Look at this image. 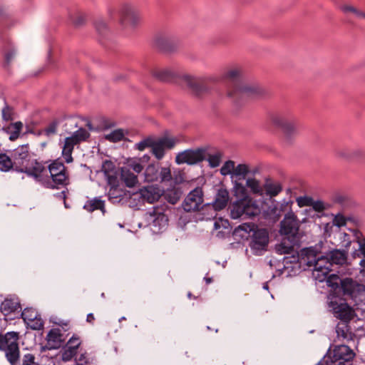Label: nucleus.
Returning <instances> with one entry per match:
<instances>
[{"instance_id":"obj_1","label":"nucleus","mask_w":365,"mask_h":365,"mask_svg":"<svg viewBox=\"0 0 365 365\" xmlns=\"http://www.w3.org/2000/svg\"><path fill=\"white\" fill-rule=\"evenodd\" d=\"M183 80L191 91L199 97L208 91L210 83L222 82L227 87V96L236 103L258 97L263 93L262 89L258 85H247L243 83L242 69L240 67L227 68L219 76L195 78L185 76Z\"/></svg>"},{"instance_id":"obj_2","label":"nucleus","mask_w":365,"mask_h":365,"mask_svg":"<svg viewBox=\"0 0 365 365\" xmlns=\"http://www.w3.org/2000/svg\"><path fill=\"white\" fill-rule=\"evenodd\" d=\"M48 162H41L39 170L35 180L46 188L60 189L69 184V175L64 164L57 160L47 165Z\"/></svg>"},{"instance_id":"obj_3","label":"nucleus","mask_w":365,"mask_h":365,"mask_svg":"<svg viewBox=\"0 0 365 365\" xmlns=\"http://www.w3.org/2000/svg\"><path fill=\"white\" fill-rule=\"evenodd\" d=\"M11 157L14 170L35 179L37 172L40 171L41 162L32 158L29 144L19 145L13 150Z\"/></svg>"},{"instance_id":"obj_4","label":"nucleus","mask_w":365,"mask_h":365,"mask_svg":"<svg viewBox=\"0 0 365 365\" xmlns=\"http://www.w3.org/2000/svg\"><path fill=\"white\" fill-rule=\"evenodd\" d=\"M19 332L9 331L5 334H0V350L5 352L6 358L11 365H15L19 359Z\"/></svg>"},{"instance_id":"obj_5","label":"nucleus","mask_w":365,"mask_h":365,"mask_svg":"<svg viewBox=\"0 0 365 365\" xmlns=\"http://www.w3.org/2000/svg\"><path fill=\"white\" fill-rule=\"evenodd\" d=\"M271 121L274 125L282 130L284 139L288 143L298 133L299 124L297 120L290 113L273 114L271 117Z\"/></svg>"},{"instance_id":"obj_6","label":"nucleus","mask_w":365,"mask_h":365,"mask_svg":"<svg viewBox=\"0 0 365 365\" xmlns=\"http://www.w3.org/2000/svg\"><path fill=\"white\" fill-rule=\"evenodd\" d=\"M119 24L123 28L134 29L142 21V16L138 8L130 3L120 5L118 10Z\"/></svg>"},{"instance_id":"obj_7","label":"nucleus","mask_w":365,"mask_h":365,"mask_svg":"<svg viewBox=\"0 0 365 365\" xmlns=\"http://www.w3.org/2000/svg\"><path fill=\"white\" fill-rule=\"evenodd\" d=\"M145 180L148 182H169L172 180L169 168H160L158 164L152 163L147 166L144 172Z\"/></svg>"},{"instance_id":"obj_8","label":"nucleus","mask_w":365,"mask_h":365,"mask_svg":"<svg viewBox=\"0 0 365 365\" xmlns=\"http://www.w3.org/2000/svg\"><path fill=\"white\" fill-rule=\"evenodd\" d=\"M356 354L347 345H336L333 349L331 362L334 365H352Z\"/></svg>"},{"instance_id":"obj_9","label":"nucleus","mask_w":365,"mask_h":365,"mask_svg":"<svg viewBox=\"0 0 365 365\" xmlns=\"http://www.w3.org/2000/svg\"><path fill=\"white\" fill-rule=\"evenodd\" d=\"M206 159V150L203 148L188 149L179 153L175 157L178 165H195Z\"/></svg>"},{"instance_id":"obj_10","label":"nucleus","mask_w":365,"mask_h":365,"mask_svg":"<svg viewBox=\"0 0 365 365\" xmlns=\"http://www.w3.org/2000/svg\"><path fill=\"white\" fill-rule=\"evenodd\" d=\"M269 242L268 232L265 229H258L253 232L250 247L255 255H261L267 250Z\"/></svg>"},{"instance_id":"obj_11","label":"nucleus","mask_w":365,"mask_h":365,"mask_svg":"<svg viewBox=\"0 0 365 365\" xmlns=\"http://www.w3.org/2000/svg\"><path fill=\"white\" fill-rule=\"evenodd\" d=\"M340 287L344 296L352 299L360 297L365 292V286L351 278L346 277L340 281Z\"/></svg>"},{"instance_id":"obj_12","label":"nucleus","mask_w":365,"mask_h":365,"mask_svg":"<svg viewBox=\"0 0 365 365\" xmlns=\"http://www.w3.org/2000/svg\"><path fill=\"white\" fill-rule=\"evenodd\" d=\"M280 232L282 235H288L292 237V242L296 240L299 231V221L293 212L287 213L280 222Z\"/></svg>"},{"instance_id":"obj_13","label":"nucleus","mask_w":365,"mask_h":365,"mask_svg":"<svg viewBox=\"0 0 365 365\" xmlns=\"http://www.w3.org/2000/svg\"><path fill=\"white\" fill-rule=\"evenodd\" d=\"M229 192L226 189L220 188L217 190L215 199L212 203H207L202 207V210H212L210 217L216 215V212L220 211L226 207L229 202Z\"/></svg>"},{"instance_id":"obj_14","label":"nucleus","mask_w":365,"mask_h":365,"mask_svg":"<svg viewBox=\"0 0 365 365\" xmlns=\"http://www.w3.org/2000/svg\"><path fill=\"white\" fill-rule=\"evenodd\" d=\"M319 254L313 247H307L302 249L298 254V260L300 264L307 265L309 267H313L314 269L322 268L323 259H317Z\"/></svg>"},{"instance_id":"obj_15","label":"nucleus","mask_w":365,"mask_h":365,"mask_svg":"<svg viewBox=\"0 0 365 365\" xmlns=\"http://www.w3.org/2000/svg\"><path fill=\"white\" fill-rule=\"evenodd\" d=\"M203 192L200 187L192 190L185 197L182 202V208L185 212H195L202 207Z\"/></svg>"},{"instance_id":"obj_16","label":"nucleus","mask_w":365,"mask_h":365,"mask_svg":"<svg viewBox=\"0 0 365 365\" xmlns=\"http://www.w3.org/2000/svg\"><path fill=\"white\" fill-rule=\"evenodd\" d=\"M176 140L172 138H161L154 140L151 146V153L158 160H161L165 153V150H170L174 148Z\"/></svg>"},{"instance_id":"obj_17","label":"nucleus","mask_w":365,"mask_h":365,"mask_svg":"<svg viewBox=\"0 0 365 365\" xmlns=\"http://www.w3.org/2000/svg\"><path fill=\"white\" fill-rule=\"evenodd\" d=\"M154 44L160 51L169 53L175 51L178 47L176 39L165 33L157 34L154 38Z\"/></svg>"},{"instance_id":"obj_18","label":"nucleus","mask_w":365,"mask_h":365,"mask_svg":"<svg viewBox=\"0 0 365 365\" xmlns=\"http://www.w3.org/2000/svg\"><path fill=\"white\" fill-rule=\"evenodd\" d=\"M330 307L332 308L334 316L341 322H349L354 316L353 309L346 302L337 303L331 301Z\"/></svg>"},{"instance_id":"obj_19","label":"nucleus","mask_w":365,"mask_h":365,"mask_svg":"<svg viewBox=\"0 0 365 365\" xmlns=\"http://www.w3.org/2000/svg\"><path fill=\"white\" fill-rule=\"evenodd\" d=\"M235 191L240 192L241 198L234 202L230 207V215L232 219H238L245 215V205L246 201V190L243 186L237 185Z\"/></svg>"},{"instance_id":"obj_20","label":"nucleus","mask_w":365,"mask_h":365,"mask_svg":"<svg viewBox=\"0 0 365 365\" xmlns=\"http://www.w3.org/2000/svg\"><path fill=\"white\" fill-rule=\"evenodd\" d=\"M21 317L34 330L43 328L44 322L38 312L32 308H26L21 312Z\"/></svg>"},{"instance_id":"obj_21","label":"nucleus","mask_w":365,"mask_h":365,"mask_svg":"<svg viewBox=\"0 0 365 365\" xmlns=\"http://www.w3.org/2000/svg\"><path fill=\"white\" fill-rule=\"evenodd\" d=\"M336 339L339 341L349 343L353 341L356 334L351 331L349 322H339L336 327Z\"/></svg>"},{"instance_id":"obj_22","label":"nucleus","mask_w":365,"mask_h":365,"mask_svg":"<svg viewBox=\"0 0 365 365\" xmlns=\"http://www.w3.org/2000/svg\"><path fill=\"white\" fill-rule=\"evenodd\" d=\"M140 197L143 202L153 203L159 200L161 196L160 190L154 186L145 187L140 191Z\"/></svg>"},{"instance_id":"obj_23","label":"nucleus","mask_w":365,"mask_h":365,"mask_svg":"<svg viewBox=\"0 0 365 365\" xmlns=\"http://www.w3.org/2000/svg\"><path fill=\"white\" fill-rule=\"evenodd\" d=\"M0 311L4 316H8L16 312H21V304L18 299L6 298L1 302Z\"/></svg>"},{"instance_id":"obj_24","label":"nucleus","mask_w":365,"mask_h":365,"mask_svg":"<svg viewBox=\"0 0 365 365\" xmlns=\"http://www.w3.org/2000/svg\"><path fill=\"white\" fill-rule=\"evenodd\" d=\"M48 344L51 349H58L64 341L61 330L59 328L51 329L47 334Z\"/></svg>"},{"instance_id":"obj_25","label":"nucleus","mask_w":365,"mask_h":365,"mask_svg":"<svg viewBox=\"0 0 365 365\" xmlns=\"http://www.w3.org/2000/svg\"><path fill=\"white\" fill-rule=\"evenodd\" d=\"M2 52L4 54L3 66L9 68L16 56V50L11 42L7 41L3 47Z\"/></svg>"},{"instance_id":"obj_26","label":"nucleus","mask_w":365,"mask_h":365,"mask_svg":"<svg viewBox=\"0 0 365 365\" xmlns=\"http://www.w3.org/2000/svg\"><path fill=\"white\" fill-rule=\"evenodd\" d=\"M23 127L24 125L22 122L17 121L15 123H11L7 125L4 126L2 130L8 135H9L10 140L14 141L19 138Z\"/></svg>"},{"instance_id":"obj_27","label":"nucleus","mask_w":365,"mask_h":365,"mask_svg":"<svg viewBox=\"0 0 365 365\" xmlns=\"http://www.w3.org/2000/svg\"><path fill=\"white\" fill-rule=\"evenodd\" d=\"M264 190L267 195L275 197L282 192V187L280 182L268 179L264 185Z\"/></svg>"},{"instance_id":"obj_28","label":"nucleus","mask_w":365,"mask_h":365,"mask_svg":"<svg viewBox=\"0 0 365 365\" xmlns=\"http://www.w3.org/2000/svg\"><path fill=\"white\" fill-rule=\"evenodd\" d=\"M327 255L330 262H331V266L333 264L342 265L346 263L347 259V255L346 252L341 251L339 250L330 251Z\"/></svg>"},{"instance_id":"obj_29","label":"nucleus","mask_w":365,"mask_h":365,"mask_svg":"<svg viewBox=\"0 0 365 365\" xmlns=\"http://www.w3.org/2000/svg\"><path fill=\"white\" fill-rule=\"evenodd\" d=\"M120 178L128 187H134L138 182V178L129 168H122Z\"/></svg>"},{"instance_id":"obj_30","label":"nucleus","mask_w":365,"mask_h":365,"mask_svg":"<svg viewBox=\"0 0 365 365\" xmlns=\"http://www.w3.org/2000/svg\"><path fill=\"white\" fill-rule=\"evenodd\" d=\"M125 195V191L119 186L111 187L108 193V200L113 204L120 202Z\"/></svg>"},{"instance_id":"obj_31","label":"nucleus","mask_w":365,"mask_h":365,"mask_svg":"<svg viewBox=\"0 0 365 365\" xmlns=\"http://www.w3.org/2000/svg\"><path fill=\"white\" fill-rule=\"evenodd\" d=\"M76 144L73 142V140L66 138L64 140V145L62 150V155L65 159L66 163H70L73 162V159L72 157V153Z\"/></svg>"},{"instance_id":"obj_32","label":"nucleus","mask_w":365,"mask_h":365,"mask_svg":"<svg viewBox=\"0 0 365 365\" xmlns=\"http://www.w3.org/2000/svg\"><path fill=\"white\" fill-rule=\"evenodd\" d=\"M83 208L87 211L92 212L96 210H100L103 212H105V203L98 197H95L92 200H88L83 206Z\"/></svg>"},{"instance_id":"obj_33","label":"nucleus","mask_w":365,"mask_h":365,"mask_svg":"<svg viewBox=\"0 0 365 365\" xmlns=\"http://www.w3.org/2000/svg\"><path fill=\"white\" fill-rule=\"evenodd\" d=\"M152 73L154 78L163 82H170L175 76V73L168 69H155Z\"/></svg>"},{"instance_id":"obj_34","label":"nucleus","mask_w":365,"mask_h":365,"mask_svg":"<svg viewBox=\"0 0 365 365\" xmlns=\"http://www.w3.org/2000/svg\"><path fill=\"white\" fill-rule=\"evenodd\" d=\"M317 259H324L323 262H322V268L314 269L316 272H318L317 277L320 278L319 273L322 274V276L326 277L332 270L331 262H330L328 255H327L326 256H322V255L318 256Z\"/></svg>"},{"instance_id":"obj_35","label":"nucleus","mask_w":365,"mask_h":365,"mask_svg":"<svg viewBox=\"0 0 365 365\" xmlns=\"http://www.w3.org/2000/svg\"><path fill=\"white\" fill-rule=\"evenodd\" d=\"M90 137V133L83 128H81L75 131L68 139L73 140V142L77 145L82 141H86Z\"/></svg>"},{"instance_id":"obj_36","label":"nucleus","mask_w":365,"mask_h":365,"mask_svg":"<svg viewBox=\"0 0 365 365\" xmlns=\"http://www.w3.org/2000/svg\"><path fill=\"white\" fill-rule=\"evenodd\" d=\"M13 158L11 153L10 155L6 153H0V170L1 171H9L11 169L14 170V163L12 162Z\"/></svg>"},{"instance_id":"obj_37","label":"nucleus","mask_w":365,"mask_h":365,"mask_svg":"<svg viewBox=\"0 0 365 365\" xmlns=\"http://www.w3.org/2000/svg\"><path fill=\"white\" fill-rule=\"evenodd\" d=\"M182 195V192L180 188H172L168 189L165 192V198L168 200V202L175 205L176 204L179 200L180 199Z\"/></svg>"},{"instance_id":"obj_38","label":"nucleus","mask_w":365,"mask_h":365,"mask_svg":"<svg viewBox=\"0 0 365 365\" xmlns=\"http://www.w3.org/2000/svg\"><path fill=\"white\" fill-rule=\"evenodd\" d=\"M245 215L248 217H254L258 214V207L252 202V200L247 196L246 197V201L245 205Z\"/></svg>"},{"instance_id":"obj_39","label":"nucleus","mask_w":365,"mask_h":365,"mask_svg":"<svg viewBox=\"0 0 365 365\" xmlns=\"http://www.w3.org/2000/svg\"><path fill=\"white\" fill-rule=\"evenodd\" d=\"M276 251L280 255L291 254L294 250V245L292 243H287V240L283 239L280 244L275 247Z\"/></svg>"},{"instance_id":"obj_40","label":"nucleus","mask_w":365,"mask_h":365,"mask_svg":"<svg viewBox=\"0 0 365 365\" xmlns=\"http://www.w3.org/2000/svg\"><path fill=\"white\" fill-rule=\"evenodd\" d=\"M319 279V281H323L326 279L327 285L334 289L339 287L340 281L342 280L338 275L335 274H329L326 277H323V278L320 277Z\"/></svg>"},{"instance_id":"obj_41","label":"nucleus","mask_w":365,"mask_h":365,"mask_svg":"<svg viewBox=\"0 0 365 365\" xmlns=\"http://www.w3.org/2000/svg\"><path fill=\"white\" fill-rule=\"evenodd\" d=\"M341 10L346 14H352L359 19H365V13L358 10L356 8L350 5H343L340 7Z\"/></svg>"},{"instance_id":"obj_42","label":"nucleus","mask_w":365,"mask_h":365,"mask_svg":"<svg viewBox=\"0 0 365 365\" xmlns=\"http://www.w3.org/2000/svg\"><path fill=\"white\" fill-rule=\"evenodd\" d=\"M111 165H113L111 162L106 161L104 163L103 168L104 169V172L107 175L108 184L110 186V187H117V186H119V185H118L119 182H118V177L115 175L109 174L108 171L106 170V166L109 167Z\"/></svg>"},{"instance_id":"obj_43","label":"nucleus","mask_w":365,"mask_h":365,"mask_svg":"<svg viewBox=\"0 0 365 365\" xmlns=\"http://www.w3.org/2000/svg\"><path fill=\"white\" fill-rule=\"evenodd\" d=\"M124 132L122 129H117L105 135V138L112 143H117L123 140Z\"/></svg>"},{"instance_id":"obj_44","label":"nucleus","mask_w":365,"mask_h":365,"mask_svg":"<svg viewBox=\"0 0 365 365\" xmlns=\"http://www.w3.org/2000/svg\"><path fill=\"white\" fill-rule=\"evenodd\" d=\"M247 186L255 194L262 195L263 190L259 184V182L255 178H249L246 182Z\"/></svg>"},{"instance_id":"obj_45","label":"nucleus","mask_w":365,"mask_h":365,"mask_svg":"<svg viewBox=\"0 0 365 365\" xmlns=\"http://www.w3.org/2000/svg\"><path fill=\"white\" fill-rule=\"evenodd\" d=\"M78 353V351L73 347L66 345L61 354V359L63 361H71Z\"/></svg>"},{"instance_id":"obj_46","label":"nucleus","mask_w":365,"mask_h":365,"mask_svg":"<svg viewBox=\"0 0 365 365\" xmlns=\"http://www.w3.org/2000/svg\"><path fill=\"white\" fill-rule=\"evenodd\" d=\"M95 27L99 35L102 36H107L109 34V29L106 24L102 19H98L95 22Z\"/></svg>"},{"instance_id":"obj_47","label":"nucleus","mask_w":365,"mask_h":365,"mask_svg":"<svg viewBox=\"0 0 365 365\" xmlns=\"http://www.w3.org/2000/svg\"><path fill=\"white\" fill-rule=\"evenodd\" d=\"M235 170V163L232 160H228L225 163L222 167L220 169L221 174L223 175H227L231 173H234Z\"/></svg>"},{"instance_id":"obj_48","label":"nucleus","mask_w":365,"mask_h":365,"mask_svg":"<svg viewBox=\"0 0 365 365\" xmlns=\"http://www.w3.org/2000/svg\"><path fill=\"white\" fill-rule=\"evenodd\" d=\"M1 113H2V118L5 121H11L14 118L13 108L6 104L2 108Z\"/></svg>"},{"instance_id":"obj_49","label":"nucleus","mask_w":365,"mask_h":365,"mask_svg":"<svg viewBox=\"0 0 365 365\" xmlns=\"http://www.w3.org/2000/svg\"><path fill=\"white\" fill-rule=\"evenodd\" d=\"M209 165L212 168H216L220 165L221 162V154L215 153L213 155H209L207 158Z\"/></svg>"},{"instance_id":"obj_50","label":"nucleus","mask_w":365,"mask_h":365,"mask_svg":"<svg viewBox=\"0 0 365 365\" xmlns=\"http://www.w3.org/2000/svg\"><path fill=\"white\" fill-rule=\"evenodd\" d=\"M249 173V168L245 164H239L237 167H235L234 174L236 176L242 177L243 178Z\"/></svg>"},{"instance_id":"obj_51","label":"nucleus","mask_w":365,"mask_h":365,"mask_svg":"<svg viewBox=\"0 0 365 365\" xmlns=\"http://www.w3.org/2000/svg\"><path fill=\"white\" fill-rule=\"evenodd\" d=\"M311 207H312L314 211L321 212L327 210L329 207V205L322 200L315 201L313 200Z\"/></svg>"},{"instance_id":"obj_52","label":"nucleus","mask_w":365,"mask_h":365,"mask_svg":"<svg viewBox=\"0 0 365 365\" xmlns=\"http://www.w3.org/2000/svg\"><path fill=\"white\" fill-rule=\"evenodd\" d=\"M153 142V139L150 138H145L139 143L135 144V148L139 150H144L147 148H150L152 146Z\"/></svg>"},{"instance_id":"obj_53","label":"nucleus","mask_w":365,"mask_h":365,"mask_svg":"<svg viewBox=\"0 0 365 365\" xmlns=\"http://www.w3.org/2000/svg\"><path fill=\"white\" fill-rule=\"evenodd\" d=\"M346 221L347 218L341 213L336 214L333 220L334 225L339 227L346 225Z\"/></svg>"},{"instance_id":"obj_54","label":"nucleus","mask_w":365,"mask_h":365,"mask_svg":"<svg viewBox=\"0 0 365 365\" xmlns=\"http://www.w3.org/2000/svg\"><path fill=\"white\" fill-rule=\"evenodd\" d=\"M81 344V341L80 337L76 334H73L68 341L66 345L69 346L70 347H73L78 351Z\"/></svg>"},{"instance_id":"obj_55","label":"nucleus","mask_w":365,"mask_h":365,"mask_svg":"<svg viewBox=\"0 0 365 365\" xmlns=\"http://www.w3.org/2000/svg\"><path fill=\"white\" fill-rule=\"evenodd\" d=\"M36 357L34 354L28 353L24 355L22 365H39L35 361Z\"/></svg>"},{"instance_id":"obj_56","label":"nucleus","mask_w":365,"mask_h":365,"mask_svg":"<svg viewBox=\"0 0 365 365\" xmlns=\"http://www.w3.org/2000/svg\"><path fill=\"white\" fill-rule=\"evenodd\" d=\"M58 123L56 121L51 122L44 128V133L47 136H50L56 133Z\"/></svg>"},{"instance_id":"obj_57","label":"nucleus","mask_w":365,"mask_h":365,"mask_svg":"<svg viewBox=\"0 0 365 365\" xmlns=\"http://www.w3.org/2000/svg\"><path fill=\"white\" fill-rule=\"evenodd\" d=\"M313 198L308 196L299 197L297 199V204L299 207L312 205Z\"/></svg>"},{"instance_id":"obj_58","label":"nucleus","mask_w":365,"mask_h":365,"mask_svg":"<svg viewBox=\"0 0 365 365\" xmlns=\"http://www.w3.org/2000/svg\"><path fill=\"white\" fill-rule=\"evenodd\" d=\"M66 189L55 195V197L59 200H62L63 201L64 205L66 207H68L66 204V197L67 193L68 192V190L66 187H64Z\"/></svg>"},{"instance_id":"obj_59","label":"nucleus","mask_w":365,"mask_h":365,"mask_svg":"<svg viewBox=\"0 0 365 365\" xmlns=\"http://www.w3.org/2000/svg\"><path fill=\"white\" fill-rule=\"evenodd\" d=\"M129 166L132 168V170L134 172L137 173H140L143 169V165L140 163L136 161H134L132 163H130Z\"/></svg>"},{"instance_id":"obj_60","label":"nucleus","mask_w":365,"mask_h":365,"mask_svg":"<svg viewBox=\"0 0 365 365\" xmlns=\"http://www.w3.org/2000/svg\"><path fill=\"white\" fill-rule=\"evenodd\" d=\"M348 201V197L346 195H337L334 197V202L340 205H345Z\"/></svg>"},{"instance_id":"obj_61","label":"nucleus","mask_w":365,"mask_h":365,"mask_svg":"<svg viewBox=\"0 0 365 365\" xmlns=\"http://www.w3.org/2000/svg\"><path fill=\"white\" fill-rule=\"evenodd\" d=\"M336 154L339 157L344 158H350L351 157V153L346 149L338 150Z\"/></svg>"},{"instance_id":"obj_62","label":"nucleus","mask_w":365,"mask_h":365,"mask_svg":"<svg viewBox=\"0 0 365 365\" xmlns=\"http://www.w3.org/2000/svg\"><path fill=\"white\" fill-rule=\"evenodd\" d=\"M359 250L360 252L365 256V238L362 237L358 240Z\"/></svg>"},{"instance_id":"obj_63","label":"nucleus","mask_w":365,"mask_h":365,"mask_svg":"<svg viewBox=\"0 0 365 365\" xmlns=\"http://www.w3.org/2000/svg\"><path fill=\"white\" fill-rule=\"evenodd\" d=\"M56 324L61 327L63 331H67L70 329L69 322L60 321Z\"/></svg>"},{"instance_id":"obj_64","label":"nucleus","mask_w":365,"mask_h":365,"mask_svg":"<svg viewBox=\"0 0 365 365\" xmlns=\"http://www.w3.org/2000/svg\"><path fill=\"white\" fill-rule=\"evenodd\" d=\"M148 214L150 215V216H153V217H155V220H158L159 219L160 217L161 219L164 218L165 215L163 214H162L161 212H156L155 210H153V212H148Z\"/></svg>"}]
</instances>
